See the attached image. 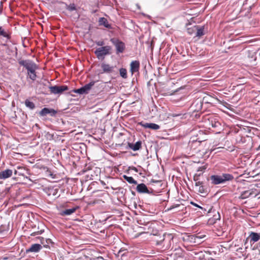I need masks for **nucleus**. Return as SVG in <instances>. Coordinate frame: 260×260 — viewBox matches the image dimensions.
<instances>
[{
  "instance_id": "obj_1",
  "label": "nucleus",
  "mask_w": 260,
  "mask_h": 260,
  "mask_svg": "<svg viewBox=\"0 0 260 260\" xmlns=\"http://www.w3.org/2000/svg\"><path fill=\"white\" fill-rule=\"evenodd\" d=\"M19 63L27 70V76L31 80L34 81L36 79V70L38 69V66L34 61L28 59L22 60L19 61Z\"/></svg>"
},
{
  "instance_id": "obj_2",
  "label": "nucleus",
  "mask_w": 260,
  "mask_h": 260,
  "mask_svg": "<svg viewBox=\"0 0 260 260\" xmlns=\"http://www.w3.org/2000/svg\"><path fill=\"white\" fill-rule=\"evenodd\" d=\"M160 239L156 241V244L157 246H161L165 249L170 248L171 245V241L173 239V236L171 234H165Z\"/></svg>"
},
{
  "instance_id": "obj_3",
  "label": "nucleus",
  "mask_w": 260,
  "mask_h": 260,
  "mask_svg": "<svg viewBox=\"0 0 260 260\" xmlns=\"http://www.w3.org/2000/svg\"><path fill=\"white\" fill-rule=\"evenodd\" d=\"M207 123L211 125L212 128L215 129L216 133H220L222 130V127L219 120V118L217 116H212L208 119Z\"/></svg>"
},
{
  "instance_id": "obj_4",
  "label": "nucleus",
  "mask_w": 260,
  "mask_h": 260,
  "mask_svg": "<svg viewBox=\"0 0 260 260\" xmlns=\"http://www.w3.org/2000/svg\"><path fill=\"white\" fill-rule=\"evenodd\" d=\"M111 47L110 46H103L97 48L95 50L94 53L99 59H101L102 58H104L105 55H109L111 53Z\"/></svg>"
},
{
  "instance_id": "obj_5",
  "label": "nucleus",
  "mask_w": 260,
  "mask_h": 260,
  "mask_svg": "<svg viewBox=\"0 0 260 260\" xmlns=\"http://www.w3.org/2000/svg\"><path fill=\"white\" fill-rule=\"evenodd\" d=\"M110 41L115 46L117 54L123 52L125 48L124 43L115 38H111Z\"/></svg>"
},
{
  "instance_id": "obj_6",
  "label": "nucleus",
  "mask_w": 260,
  "mask_h": 260,
  "mask_svg": "<svg viewBox=\"0 0 260 260\" xmlns=\"http://www.w3.org/2000/svg\"><path fill=\"white\" fill-rule=\"evenodd\" d=\"M49 88L51 93L54 94H61L64 91L67 90L68 89V87L67 85H54L49 86Z\"/></svg>"
},
{
  "instance_id": "obj_7",
  "label": "nucleus",
  "mask_w": 260,
  "mask_h": 260,
  "mask_svg": "<svg viewBox=\"0 0 260 260\" xmlns=\"http://www.w3.org/2000/svg\"><path fill=\"white\" fill-rule=\"evenodd\" d=\"M260 240V233L251 232L246 240H249L250 244H254Z\"/></svg>"
},
{
  "instance_id": "obj_8",
  "label": "nucleus",
  "mask_w": 260,
  "mask_h": 260,
  "mask_svg": "<svg viewBox=\"0 0 260 260\" xmlns=\"http://www.w3.org/2000/svg\"><path fill=\"white\" fill-rule=\"evenodd\" d=\"M56 113L57 112L55 110L48 108H44L39 112V114L41 116H45L48 114H49L51 116H54Z\"/></svg>"
},
{
  "instance_id": "obj_9",
  "label": "nucleus",
  "mask_w": 260,
  "mask_h": 260,
  "mask_svg": "<svg viewBox=\"0 0 260 260\" xmlns=\"http://www.w3.org/2000/svg\"><path fill=\"white\" fill-rule=\"evenodd\" d=\"M42 248V246L40 244H32L29 248L26 249V253L29 252L37 253L39 252Z\"/></svg>"
},
{
  "instance_id": "obj_10",
  "label": "nucleus",
  "mask_w": 260,
  "mask_h": 260,
  "mask_svg": "<svg viewBox=\"0 0 260 260\" xmlns=\"http://www.w3.org/2000/svg\"><path fill=\"white\" fill-rule=\"evenodd\" d=\"M138 124L145 128H149L154 130H157L160 128L159 125L153 123H144L141 121L139 122Z\"/></svg>"
},
{
  "instance_id": "obj_11",
  "label": "nucleus",
  "mask_w": 260,
  "mask_h": 260,
  "mask_svg": "<svg viewBox=\"0 0 260 260\" xmlns=\"http://www.w3.org/2000/svg\"><path fill=\"white\" fill-rule=\"evenodd\" d=\"M101 67L103 70V72L102 73L106 74H110L113 73L115 68V67L105 63H102Z\"/></svg>"
},
{
  "instance_id": "obj_12",
  "label": "nucleus",
  "mask_w": 260,
  "mask_h": 260,
  "mask_svg": "<svg viewBox=\"0 0 260 260\" xmlns=\"http://www.w3.org/2000/svg\"><path fill=\"white\" fill-rule=\"evenodd\" d=\"M132 74L138 72L140 68V62L138 60L132 61L130 64Z\"/></svg>"
},
{
  "instance_id": "obj_13",
  "label": "nucleus",
  "mask_w": 260,
  "mask_h": 260,
  "mask_svg": "<svg viewBox=\"0 0 260 260\" xmlns=\"http://www.w3.org/2000/svg\"><path fill=\"white\" fill-rule=\"evenodd\" d=\"M136 190L139 193H150L147 187L144 183H141L138 184L136 187Z\"/></svg>"
},
{
  "instance_id": "obj_14",
  "label": "nucleus",
  "mask_w": 260,
  "mask_h": 260,
  "mask_svg": "<svg viewBox=\"0 0 260 260\" xmlns=\"http://www.w3.org/2000/svg\"><path fill=\"white\" fill-rule=\"evenodd\" d=\"M12 170L7 169L0 172V179H6L12 175Z\"/></svg>"
},
{
  "instance_id": "obj_15",
  "label": "nucleus",
  "mask_w": 260,
  "mask_h": 260,
  "mask_svg": "<svg viewBox=\"0 0 260 260\" xmlns=\"http://www.w3.org/2000/svg\"><path fill=\"white\" fill-rule=\"evenodd\" d=\"M211 183L214 185H217L223 183L220 175H213L210 176Z\"/></svg>"
},
{
  "instance_id": "obj_16",
  "label": "nucleus",
  "mask_w": 260,
  "mask_h": 260,
  "mask_svg": "<svg viewBox=\"0 0 260 260\" xmlns=\"http://www.w3.org/2000/svg\"><path fill=\"white\" fill-rule=\"evenodd\" d=\"M194 31H196V36L201 37L204 35V26H200L198 25L194 26Z\"/></svg>"
},
{
  "instance_id": "obj_17",
  "label": "nucleus",
  "mask_w": 260,
  "mask_h": 260,
  "mask_svg": "<svg viewBox=\"0 0 260 260\" xmlns=\"http://www.w3.org/2000/svg\"><path fill=\"white\" fill-rule=\"evenodd\" d=\"M79 207L78 206H77L76 207H74L71 209H68L64 210L63 211H61L59 213V214L61 216L70 215L72 214L73 213H74V212H75V211L77 210V209Z\"/></svg>"
},
{
  "instance_id": "obj_18",
  "label": "nucleus",
  "mask_w": 260,
  "mask_h": 260,
  "mask_svg": "<svg viewBox=\"0 0 260 260\" xmlns=\"http://www.w3.org/2000/svg\"><path fill=\"white\" fill-rule=\"evenodd\" d=\"M142 142L140 141H137L135 144L130 143L128 144V146L130 149L134 151H137L141 148Z\"/></svg>"
},
{
  "instance_id": "obj_19",
  "label": "nucleus",
  "mask_w": 260,
  "mask_h": 260,
  "mask_svg": "<svg viewBox=\"0 0 260 260\" xmlns=\"http://www.w3.org/2000/svg\"><path fill=\"white\" fill-rule=\"evenodd\" d=\"M223 183L228 181H231L234 179V176L228 173H223L220 175Z\"/></svg>"
},
{
  "instance_id": "obj_20",
  "label": "nucleus",
  "mask_w": 260,
  "mask_h": 260,
  "mask_svg": "<svg viewBox=\"0 0 260 260\" xmlns=\"http://www.w3.org/2000/svg\"><path fill=\"white\" fill-rule=\"evenodd\" d=\"M99 23L100 25H103L107 28H111V25L109 24L107 19L104 17H101L99 19Z\"/></svg>"
},
{
  "instance_id": "obj_21",
  "label": "nucleus",
  "mask_w": 260,
  "mask_h": 260,
  "mask_svg": "<svg viewBox=\"0 0 260 260\" xmlns=\"http://www.w3.org/2000/svg\"><path fill=\"white\" fill-rule=\"evenodd\" d=\"M206 169V168L205 166L199 167L198 169L197 173L194 175L193 177L194 180H197L198 177H199L201 175V174H202V173L205 171Z\"/></svg>"
},
{
  "instance_id": "obj_22",
  "label": "nucleus",
  "mask_w": 260,
  "mask_h": 260,
  "mask_svg": "<svg viewBox=\"0 0 260 260\" xmlns=\"http://www.w3.org/2000/svg\"><path fill=\"white\" fill-rule=\"evenodd\" d=\"M123 178L130 184H137V182L132 177L127 176L125 175L123 176Z\"/></svg>"
},
{
  "instance_id": "obj_23",
  "label": "nucleus",
  "mask_w": 260,
  "mask_h": 260,
  "mask_svg": "<svg viewBox=\"0 0 260 260\" xmlns=\"http://www.w3.org/2000/svg\"><path fill=\"white\" fill-rule=\"evenodd\" d=\"M25 105L27 108H28V109H29L30 110H33L35 108V104L32 102H30L28 99H26L25 101Z\"/></svg>"
},
{
  "instance_id": "obj_24",
  "label": "nucleus",
  "mask_w": 260,
  "mask_h": 260,
  "mask_svg": "<svg viewBox=\"0 0 260 260\" xmlns=\"http://www.w3.org/2000/svg\"><path fill=\"white\" fill-rule=\"evenodd\" d=\"M0 37H3L7 39L10 38L8 31L4 29L2 26H0Z\"/></svg>"
},
{
  "instance_id": "obj_25",
  "label": "nucleus",
  "mask_w": 260,
  "mask_h": 260,
  "mask_svg": "<svg viewBox=\"0 0 260 260\" xmlns=\"http://www.w3.org/2000/svg\"><path fill=\"white\" fill-rule=\"evenodd\" d=\"M73 91L74 92V93H78V94H87L88 93L85 89L84 88V86H82V87L79 88V89H74L73 90Z\"/></svg>"
},
{
  "instance_id": "obj_26",
  "label": "nucleus",
  "mask_w": 260,
  "mask_h": 260,
  "mask_svg": "<svg viewBox=\"0 0 260 260\" xmlns=\"http://www.w3.org/2000/svg\"><path fill=\"white\" fill-rule=\"evenodd\" d=\"M251 194H252V191H251L250 190H246V191H243L241 193V197L242 199H246V198L250 197Z\"/></svg>"
},
{
  "instance_id": "obj_27",
  "label": "nucleus",
  "mask_w": 260,
  "mask_h": 260,
  "mask_svg": "<svg viewBox=\"0 0 260 260\" xmlns=\"http://www.w3.org/2000/svg\"><path fill=\"white\" fill-rule=\"evenodd\" d=\"M94 82L92 81L88 84H85L84 86H83L87 93L89 92V90L91 89V87L94 85Z\"/></svg>"
},
{
  "instance_id": "obj_28",
  "label": "nucleus",
  "mask_w": 260,
  "mask_h": 260,
  "mask_svg": "<svg viewBox=\"0 0 260 260\" xmlns=\"http://www.w3.org/2000/svg\"><path fill=\"white\" fill-rule=\"evenodd\" d=\"M119 73L121 77H122L123 78H127V71L124 68H121L119 70Z\"/></svg>"
},
{
  "instance_id": "obj_29",
  "label": "nucleus",
  "mask_w": 260,
  "mask_h": 260,
  "mask_svg": "<svg viewBox=\"0 0 260 260\" xmlns=\"http://www.w3.org/2000/svg\"><path fill=\"white\" fill-rule=\"evenodd\" d=\"M194 26L187 28V32L190 35L194 34L196 35V31H194Z\"/></svg>"
},
{
  "instance_id": "obj_30",
  "label": "nucleus",
  "mask_w": 260,
  "mask_h": 260,
  "mask_svg": "<svg viewBox=\"0 0 260 260\" xmlns=\"http://www.w3.org/2000/svg\"><path fill=\"white\" fill-rule=\"evenodd\" d=\"M198 191L201 193H204L206 192L205 187L203 185L199 187Z\"/></svg>"
},
{
  "instance_id": "obj_31",
  "label": "nucleus",
  "mask_w": 260,
  "mask_h": 260,
  "mask_svg": "<svg viewBox=\"0 0 260 260\" xmlns=\"http://www.w3.org/2000/svg\"><path fill=\"white\" fill-rule=\"evenodd\" d=\"M68 10L69 11H74L76 10V7L74 4H71L68 6Z\"/></svg>"
},
{
  "instance_id": "obj_32",
  "label": "nucleus",
  "mask_w": 260,
  "mask_h": 260,
  "mask_svg": "<svg viewBox=\"0 0 260 260\" xmlns=\"http://www.w3.org/2000/svg\"><path fill=\"white\" fill-rule=\"evenodd\" d=\"M196 181L195 185L196 186H200L203 185V182L198 181V179L197 180H194Z\"/></svg>"
},
{
  "instance_id": "obj_33",
  "label": "nucleus",
  "mask_w": 260,
  "mask_h": 260,
  "mask_svg": "<svg viewBox=\"0 0 260 260\" xmlns=\"http://www.w3.org/2000/svg\"><path fill=\"white\" fill-rule=\"evenodd\" d=\"M96 44L99 46H103L105 43L103 41H100L96 42Z\"/></svg>"
},
{
  "instance_id": "obj_34",
  "label": "nucleus",
  "mask_w": 260,
  "mask_h": 260,
  "mask_svg": "<svg viewBox=\"0 0 260 260\" xmlns=\"http://www.w3.org/2000/svg\"><path fill=\"white\" fill-rule=\"evenodd\" d=\"M190 204H191L192 205H193V206H195V207H197L199 208H200V209H203V207H201V206H200V205H198V204H196V203H194V202H190Z\"/></svg>"
},
{
  "instance_id": "obj_35",
  "label": "nucleus",
  "mask_w": 260,
  "mask_h": 260,
  "mask_svg": "<svg viewBox=\"0 0 260 260\" xmlns=\"http://www.w3.org/2000/svg\"><path fill=\"white\" fill-rule=\"evenodd\" d=\"M179 206V204H176V205H172L171 206L170 208L168 209L169 210H171L175 208H177Z\"/></svg>"
},
{
  "instance_id": "obj_36",
  "label": "nucleus",
  "mask_w": 260,
  "mask_h": 260,
  "mask_svg": "<svg viewBox=\"0 0 260 260\" xmlns=\"http://www.w3.org/2000/svg\"><path fill=\"white\" fill-rule=\"evenodd\" d=\"M182 115V114L181 113H178V114L173 113L172 114V116L173 117H178V116H180Z\"/></svg>"
},
{
  "instance_id": "obj_37",
  "label": "nucleus",
  "mask_w": 260,
  "mask_h": 260,
  "mask_svg": "<svg viewBox=\"0 0 260 260\" xmlns=\"http://www.w3.org/2000/svg\"><path fill=\"white\" fill-rule=\"evenodd\" d=\"M196 102H197V104H198L199 103H200V107H199V108L198 109H200V108H201V105H202L201 102H200V101H196Z\"/></svg>"
},
{
  "instance_id": "obj_38",
  "label": "nucleus",
  "mask_w": 260,
  "mask_h": 260,
  "mask_svg": "<svg viewBox=\"0 0 260 260\" xmlns=\"http://www.w3.org/2000/svg\"><path fill=\"white\" fill-rule=\"evenodd\" d=\"M133 170L135 172H138V171L137 169L136 168H135V167H134V168H133Z\"/></svg>"
},
{
  "instance_id": "obj_39",
  "label": "nucleus",
  "mask_w": 260,
  "mask_h": 260,
  "mask_svg": "<svg viewBox=\"0 0 260 260\" xmlns=\"http://www.w3.org/2000/svg\"><path fill=\"white\" fill-rule=\"evenodd\" d=\"M57 192V189H55L53 190V194L55 196L56 194V193Z\"/></svg>"
},
{
  "instance_id": "obj_40",
  "label": "nucleus",
  "mask_w": 260,
  "mask_h": 260,
  "mask_svg": "<svg viewBox=\"0 0 260 260\" xmlns=\"http://www.w3.org/2000/svg\"><path fill=\"white\" fill-rule=\"evenodd\" d=\"M217 219H220V215L218 213V218H216Z\"/></svg>"
},
{
  "instance_id": "obj_41",
  "label": "nucleus",
  "mask_w": 260,
  "mask_h": 260,
  "mask_svg": "<svg viewBox=\"0 0 260 260\" xmlns=\"http://www.w3.org/2000/svg\"><path fill=\"white\" fill-rule=\"evenodd\" d=\"M258 149V150H260V144H259V147H258V149Z\"/></svg>"
},
{
  "instance_id": "obj_42",
  "label": "nucleus",
  "mask_w": 260,
  "mask_h": 260,
  "mask_svg": "<svg viewBox=\"0 0 260 260\" xmlns=\"http://www.w3.org/2000/svg\"><path fill=\"white\" fill-rule=\"evenodd\" d=\"M139 224H142V223H141V220H140V221Z\"/></svg>"
}]
</instances>
